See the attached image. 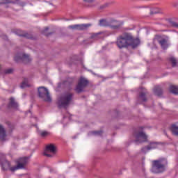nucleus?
Masks as SVG:
<instances>
[{"mask_svg":"<svg viewBox=\"0 0 178 178\" xmlns=\"http://www.w3.org/2000/svg\"><path fill=\"white\" fill-rule=\"evenodd\" d=\"M140 42L138 38H135L131 33L125 32L117 38L115 44L120 49L129 48V47H131L134 49L138 47Z\"/></svg>","mask_w":178,"mask_h":178,"instance_id":"nucleus-1","label":"nucleus"},{"mask_svg":"<svg viewBox=\"0 0 178 178\" xmlns=\"http://www.w3.org/2000/svg\"><path fill=\"white\" fill-rule=\"evenodd\" d=\"M168 166V160L166 159H159L152 161V171L153 173H163Z\"/></svg>","mask_w":178,"mask_h":178,"instance_id":"nucleus-2","label":"nucleus"},{"mask_svg":"<svg viewBox=\"0 0 178 178\" xmlns=\"http://www.w3.org/2000/svg\"><path fill=\"white\" fill-rule=\"evenodd\" d=\"M73 97H74L73 92H66L63 94L58 101V108H67L73 101Z\"/></svg>","mask_w":178,"mask_h":178,"instance_id":"nucleus-3","label":"nucleus"},{"mask_svg":"<svg viewBox=\"0 0 178 178\" xmlns=\"http://www.w3.org/2000/svg\"><path fill=\"white\" fill-rule=\"evenodd\" d=\"M99 26L101 27H111L113 30H119V29L123 26V23L115 19H111L109 21H107L106 19H100Z\"/></svg>","mask_w":178,"mask_h":178,"instance_id":"nucleus-4","label":"nucleus"},{"mask_svg":"<svg viewBox=\"0 0 178 178\" xmlns=\"http://www.w3.org/2000/svg\"><path fill=\"white\" fill-rule=\"evenodd\" d=\"M38 94L39 98H41L42 101H44V102H51L52 99L51 98V95H49V92L48 91V89H47L44 86H40L38 89Z\"/></svg>","mask_w":178,"mask_h":178,"instance_id":"nucleus-5","label":"nucleus"},{"mask_svg":"<svg viewBox=\"0 0 178 178\" xmlns=\"http://www.w3.org/2000/svg\"><path fill=\"white\" fill-rule=\"evenodd\" d=\"M133 137L135 138L134 140L136 144H141L143 143L147 142L148 136L143 131H136L134 132Z\"/></svg>","mask_w":178,"mask_h":178,"instance_id":"nucleus-6","label":"nucleus"},{"mask_svg":"<svg viewBox=\"0 0 178 178\" xmlns=\"http://www.w3.org/2000/svg\"><path fill=\"white\" fill-rule=\"evenodd\" d=\"M89 81L84 77H81L78 81L77 85L75 87L74 91L77 94H80L84 91L86 87L88 86Z\"/></svg>","mask_w":178,"mask_h":178,"instance_id":"nucleus-7","label":"nucleus"},{"mask_svg":"<svg viewBox=\"0 0 178 178\" xmlns=\"http://www.w3.org/2000/svg\"><path fill=\"white\" fill-rule=\"evenodd\" d=\"M44 155L48 158H54L56 155V146L54 144H49L46 146Z\"/></svg>","mask_w":178,"mask_h":178,"instance_id":"nucleus-8","label":"nucleus"},{"mask_svg":"<svg viewBox=\"0 0 178 178\" xmlns=\"http://www.w3.org/2000/svg\"><path fill=\"white\" fill-rule=\"evenodd\" d=\"M92 26V24L88 23V24H74V25H70L68 26V29L70 30H78L79 31H86L88 30L90 27Z\"/></svg>","mask_w":178,"mask_h":178,"instance_id":"nucleus-9","label":"nucleus"},{"mask_svg":"<svg viewBox=\"0 0 178 178\" xmlns=\"http://www.w3.org/2000/svg\"><path fill=\"white\" fill-rule=\"evenodd\" d=\"M29 161H30V156L20 157L16 160V163L20 169H25L29 165Z\"/></svg>","mask_w":178,"mask_h":178,"instance_id":"nucleus-10","label":"nucleus"},{"mask_svg":"<svg viewBox=\"0 0 178 178\" xmlns=\"http://www.w3.org/2000/svg\"><path fill=\"white\" fill-rule=\"evenodd\" d=\"M14 59L15 62H23L24 63H30V62H31V58H30V56L26 54L16 56Z\"/></svg>","mask_w":178,"mask_h":178,"instance_id":"nucleus-11","label":"nucleus"},{"mask_svg":"<svg viewBox=\"0 0 178 178\" xmlns=\"http://www.w3.org/2000/svg\"><path fill=\"white\" fill-rule=\"evenodd\" d=\"M154 40L157 41L159 44H161V47L163 48V49H166V48H168V40L162 38L161 35H156Z\"/></svg>","mask_w":178,"mask_h":178,"instance_id":"nucleus-12","label":"nucleus"},{"mask_svg":"<svg viewBox=\"0 0 178 178\" xmlns=\"http://www.w3.org/2000/svg\"><path fill=\"white\" fill-rule=\"evenodd\" d=\"M6 130L2 124H0V141H6Z\"/></svg>","mask_w":178,"mask_h":178,"instance_id":"nucleus-13","label":"nucleus"},{"mask_svg":"<svg viewBox=\"0 0 178 178\" xmlns=\"http://www.w3.org/2000/svg\"><path fill=\"white\" fill-rule=\"evenodd\" d=\"M15 34H17V35H19V37H24L25 38H31V35L28 33H25L24 31H22L20 30H17L15 31Z\"/></svg>","mask_w":178,"mask_h":178,"instance_id":"nucleus-14","label":"nucleus"},{"mask_svg":"<svg viewBox=\"0 0 178 178\" xmlns=\"http://www.w3.org/2000/svg\"><path fill=\"white\" fill-rule=\"evenodd\" d=\"M19 106V104L15 101V98L11 97L10 98L9 103L8 104V108H14L16 109Z\"/></svg>","mask_w":178,"mask_h":178,"instance_id":"nucleus-15","label":"nucleus"},{"mask_svg":"<svg viewBox=\"0 0 178 178\" xmlns=\"http://www.w3.org/2000/svg\"><path fill=\"white\" fill-rule=\"evenodd\" d=\"M157 147H158V145H156V143H152L148 146L142 148V151H143V152H144V151H145V149H147V151H149L151 149H154V148H156Z\"/></svg>","mask_w":178,"mask_h":178,"instance_id":"nucleus-16","label":"nucleus"},{"mask_svg":"<svg viewBox=\"0 0 178 178\" xmlns=\"http://www.w3.org/2000/svg\"><path fill=\"white\" fill-rule=\"evenodd\" d=\"M154 93L155 95H157V97H161L162 94H163V90H162V88L160 86H156L154 88Z\"/></svg>","mask_w":178,"mask_h":178,"instance_id":"nucleus-17","label":"nucleus"},{"mask_svg":"<svg viewBox=\"0 0 178 178\" xmlns=\"http://www.w3.org/2000/svg\"><path fill=\"white\" fill-rule=\"evenodd\" d=\"M1 168L5 170H8L10 168V162L7 160H4L1 162Z\"/></svg>","mask_w":178,"mask_h":178,"instance_id":"nucleus-18","label":"nucleus"},{"mask_svg":"<svg viewBox=\"0 0 178 178\" xmlns=\"http://www.w3.org/2000/svg\"><path fill=\"white\" fill-rule=\"evenodd\" d=\"M170 130L173 134L176 137H178V126L176 124H172L170 127Z\"/></svg>","mask_w":178,"mask_h":178,"instance_id":"nucleus-19","label":"nucleus"},{"mask_svg":"<svg viewBox=\"0 0 178 178\" xmlns=\"http://www.w3.org/2000/svg\"><path fill=\"white\" fill-rule=\"evenodd\" d=\"M170 92L174 94L175 95H178V86L175 85H171L169 88Z\"/></svg>","mask_w":178,"mask_h":178,"instance_id":"nucleus-20","label":"nucleus"},{"mask_svg":"<svg viewBox=\"0 0 178 178\" xmlns=\"http://www.w3.org/2000/svg\"><path fill=\"white\" fill-rule=\"evenodd\" d=\"M6 3H19V0H2V2H0V5H3Z\"/></svg>","mask_w":178,"mask_h":178,"instance_id":"nucleus-21","label":"nucleus"},{"mask_svg":"<svg viewBox=\"0 0 178 178\" xmlns=\"http://www.w3.org/2000/svg\"><path fill=\"white\" fill-rule=\"evenodd\" d=\"M170 62L172 63V67H176L177 66V60L173 56L169 58Z\"/></svg>","mask_w":178,"mask_h":178,"instance_id":"nucleus-22","label":"nucleus"},{"mask_svg":"<svg viewBox=\"0 0 178 178\" xmlns=\"http://www.w3.org/2000/svg\"><path fill=\"white\" fill-rule=\"evenodd\" d=\"M139 99H141L143 102H147V96L145 95V93L144 92H141L139 94Z\"/></svg>","mask_w":178,"mask_h":178,"instance_id":"nucleus-23","label":"nucleus"},{"mask_svg":"<svg viewBox=\"0 0 178 178\" xmlns=\"http://www.w3.org/2000/svg\"><path fill=\"white\" fill-rule=\"evenodd\" d=\"M49 30V27H46L43 31H42V34H44L46 35V37H49V35H52L55 32H50L49 33H47V31Z\"/></svg>","mask_w":178,"mask_h":178,"instance_id":"nucleus-24","label":"nucleus"},{"mask_svg":"<svg viewBox=\"0 0 178 178\" xmlns=\"http://www.w3.org/2000/svg\"><path fill=\"white\" fill-rule=\"evenodd\" d=\"M99 38H101V37L99 36V33H93L89 38V40H94L95 41L97 40H99Z\"/></svg>","mask_w":178,"mask_h":178,"instance_id":"nucleus-25","label":"nucleus"},{"mask_svg":"<svg viewBox=\"0 0 178 178\" xmlns=\"http://www.w3.org/2000/svg\"><path fill=\"white\" fill-rule=\"evenodd\" d=\"M25 87H29V79H24L21 84V88H25Z\"/></svg>","mask_w":178,"mask_h":178,"instance_id":"nucleus-26","label":"nucleus"},{"mask_svg":"<svg viewBox=\"0 0 178 178\" xmlns=\"http://www.w3.org/2000/svg\"><path fill=\"white\" fill-rule=\"evenodd\" d=\"M19 169H22V168H20V167H19L18 164H17V165H15V166L10 168V172H16V170H19Z\"/></svg>","mask_w":178,"mask_h":178,"instance_id":"nucleus-27","label":"nucleus"},{"mask_svg":"<svg viewBox=\"0 0 178 178\" xmlns=\"http://www.w3.org/2000/svg\"><path fill=\"white\" fill-rule=\"evenodd\" d=\"M49 132L47 131H43L42 132H40V136L41 137H48V136H49Z\"/></svg>","mask_w":178,"mask_h":178,"instance_id":"nucleus-28","label":"nucleus"},{"mask_svg":"<svg viewBox=\"0 0 178 178\" xmlns=\"http://www.w3.org/2000/svg\"><path fill=\"white\" fill-rule=\"evenodd\" d=\"M159 11H158L157 8H152L150 9V15H156V13H159Z\"/></svg>","mask_w":178,"mask_h":178,"instance_id":"nucleus-29","label":"nucleus"},{"mask_svg":"<svg viewBox=\"0 0 178 178\" xmlns=\"http://www.w3.org/2000/svg\"><path fill=\"white\" fill-rule=\"evenodd\" d=\"M4 73H5L6 74H12V73H13V69L10 68V69L6 70L4 71Z\"/></svg>","mask_w":178,"mask_h":178,"instance_id":"nucleus-30","label":"nucleus"},{"mask_svg":"<svg viewBox=\"0 0 178 178\" xmlns=\"http://www.w3.org/2000/svg\"><path fill=\"white\" fill-rule=\"evenodd\" d=\"M170 23V26H172V27H175V29H178V23L177 22L171 21Z\"/></svg>","mask_w":178,"mask_h":178,"instance_id":"nucleus-31","label":"nucleus"},{"mask_svg":"<svg viewBox=\"0 0 178 178\" xmlns=\"http://www.w3.org/2000/svg\"><path fill=\"white\" fill-rule=\"evenodd\" d=\"M102 133H104L102 131H98L94 132L95 134H98L99 136H101V134H102Z\"/></svg>","mask_w":178,"mask_h":178,"instance_id":"nucleus-32","label":"nucleus"},{"mask_svg":"<svg viewBox=\"0 0 178 178\" xmlns=\"http://www.w3.org/2000/svg\"><path fill=\"white\" fill-rule=\"evenodd\" d=\"M84 2H88V3H92V2H94V0H83Z\"/></svg>","mask_w":178,"mask_h":178,"instance_id":"nucleus-33","label":"nucleus"},{"mask_svg":"<svg viewBox=\"0 0 178 178\" xmlns=\"http://www.w3.org/2000/svg\"><path fill=\"white\" fill-rule=\"evenodd\" d=\"M106 6H108V4H104L100 7V9H105V8H106Z\"/></svg>","mask_w":178,"mask_h":178,"instance_id":"nucleus-34","label":"nucleus"}]
</instances>
